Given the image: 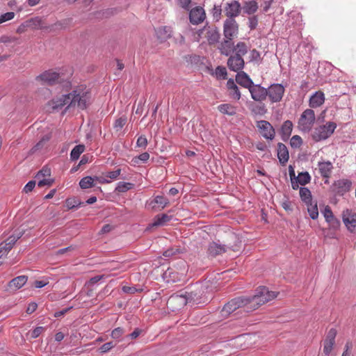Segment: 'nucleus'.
Returning a JSON list of instances; mask_svg holds the SVG:
<instances>
[{"mask_svg": "<svg viewBox=\"0 0 356 356\" xmlns=\"http://www.w3.org/2000/svg\"><path fill=\"white\" fill-rule=\"evenodd\" d=\"M315 113L312 109H306L300 115L298 120V128L304 132H309L314 122H315Z\"/></svg>", "mask_w": 356, "mask_h": 356, "instance_id": "nucleus-6", "label": "nucleus"}, {"mask_svg": "<svg viewBox=\"0 0 356 356\" xmlns=\"http://www.w3.org/2000/svg\"><path fill=\"white\" fill-rule=\"evenodd\" d=\"M53 181H54L51 179H49V178L46 179V178H44V179H43L42 180H40L38 181V185L39 187H43L44 186H51L52 184Z\"/></svg>", "mask_w": 356, "mask_h": 356, "instance_id": "nucleus-59", "label": "nucleus"}, {"mask_svg": "<svg viewBox=\"0 0 356 356\" xmlns=\"http://www.w3.org/2000/svg\"><path fill=\"white\" fill-rule=\"evenodd\" d=\"M337 336V330L334 328L330 329L323 341V353L329 355L335 345V338Z\"/></svg>", "mask_w": 356, "mask_h": 356, "instance_id": "nucleus-15", "label": "nucleus"}, {"mask_svg": "<svg viewBox=\"0 0 356 356\" xmlns=\"http://www.w3.org/2000/svg\"><path fill=\"white\" fill-rule=\"evenodd\" d=\"M122 291L124 293L133 294L137 292L138 290L134 286H124L122 287Z\"/></svg>", "mask_w": 356, "mask_h": 356, "instance_id": "nucleus-64", "label": "nucleus"}, {"mask_svg": "<svg viewBox=\"0 0 356 356\" xmlns=\"http://www.w3.org/2000/svg\"><path fill=\"white\" fill-rule=\"evenodd\" d=\"M27 26L31 29H41L48 31H53L56 30H62L66 29L69 25V20L64 19L58 21L51 26H45L42 19L40 17L31 18L26 21Z\"/></svg>", "mask_w": 356, "mask_h": 356, "instance_id": "nucleus-3", "label": "nucleus"}, {"mask_svg": "<svg viewBox=\"0 0 356 356\" xmlns=\"http://www.w3.org/2000/svg\"><path fill=\"white\" fill-rule=\"evenodd\" d=\"M28 277L25 275H20L13 279L9 282V286L11 289H19L23 286L27 282Z\"/></svg>", "mask_w": 356, "mask_h": 356, "instance_id": "nucleus-29", "label": "nucleus"}, {"mask_svg": "<svg viewBox=\"0 0 356 356\" xmlns=\"http://www.w3.org/2000/svg\"><path fill=\"white\" fill-rule=\"evenodd\" d=\"M285 89L282 84L275 83L272 84L267 90L270 100L273 103L280 102L284 94Z\"/></svg>", "mask_w": 356, "mask_h": 356, "instance_id": "nucleus-11", "label": "nucleus"}, {"mask_svg": "<svg viewBox=\"0 0 356 356\" xmlns=\"http://www.w3.org/2000/svg\"><path fill=\"white\" fill-rule=\"evenodd\" d=\"M318 167L321 175L326 179L325 183H328V179L330 177L333 169L332 163L330 161L319 162Z\"/></svg>", "mask_w": 356, "mask_h": 356, "instance_id": "nucleus-22", "label": "nucleus"}, {"mask_svg": "<svg viewBox=\"0 0 356 356\" xmlns=\"http://www.w3.org/2000/svg\"><path fill=\"white\" fill-rule=\"evenodd\" d=\"M197 295L194 291L186 292L184 294L172 295L170 297L167 302V305L172 307L173 305L177 304L179 307H184L188 303L197 302Z\"/></svg>", "mask_w": 356, "mask_h": 356, "instance_id": "nucleus-4", "label": "nucleus"}, {"mask_svg": "<svg viewBox=\"0 0 356 356\" xmlns=\"http://www.w3.org/2000/svg\"><path fill=\"white\" fill-rule=\"evenodd\" d=\"M152 203H155L158 204L159 208L160 209H164L167 205L169 204V200L161 195H157L154 197V200L152 201Z\"/></svg>", "mask_w": 356, "mask_h": 356, "instance_id": "nucleus-40", "label": "nucleus"}, {"mask_svg": "<svg viewBox=\"0 0 356 356\" xmlns=\"http://www.w3.org/2000/svg\"><path fill=\"white\" fill-rule=\"evenodd\" d=\"M342 220L348 230L352 233L356 232V213L346 209L342 213Z\"/></svg>", "mask_w": 356, "mask_h": 356, "instance_id": "nucleus-13", "label": "nucleus"}, {"mask_svg": "<svg viewBox=\"0 0 356 356\" xmlns=\"http://www.w3.org/2000/svg\"><path fill=\"white\" fill-rule=\"evenodd\" d=\"M126 123L127 118L125 116H122L115 121L113 124V128L115 129L116 131H118L123 128Z\"/></svg>", "mask_w": 356, "mask_h": 356, "instance_id": "nucleus-42", "label": "nucleus"}, {"mask_svg": "<svg viewBox=\"0 0 356 356\" xmlns=\"http://www.w3.org/2000/svg\"><path fill=\"white\" fill-rule=\"evenodd\" d=\"M177 3L182 8L188 10L189 9L191 0H177Z\"/></svg>", "mask_w": 356, "mask_h": 356, "instance_id": "nucleus-61", "label": "nucleus"}, {"mask_svg": "<svg viewBox=\"0 0 356 356\" xmlns=\"http://www.w3.org/2000/svg\"><path fill=\"white\" fill-rule=\"evenodd\" d=\"M121 173V169L118 168L114 171H110L105 173V176L110 179L109 180H115L120 176Z\"/></svg>", "mask_w": 356, "mask_h": 356, "instance_id": "nucleus-49", "label": "nucleus"}, {"mask_svg": "<svg viewBox=\"0 0 356 356\" xmlns=\"http://www.w3.org/2000/svg\"><path fill=\"white\" fill-rule=\"evenodd\" d=\"M225 37L232 40L238 33V24L236 21L232 18H227L224 23L223 26Z\"/></svg>", "mask_w": 356, "mask_h": 356, "instance_id": "nucleus-10", "label": "nucleus"}, {"mask_svg": "<svg viewBox=\"0 0 356 356\" xmlns=\"http://www.w3.org/2000/svg\"><path fill=\"white\" fill-rule=\"evenodd\" d=\"M277 157L282 165H284L289 158L287 147L281 143H278L277 145Z\"/></svg>", "mask_w": 356, "mask_h": 356, "instance_id": "nucleus-28", "label": "nucleus"}, {"mask_svg": "<svg viewBox=\"0 0 356 356\" xmlns=\"http://www.w3.org/2000/svg\"><path fill=\"white\" fill-rule=\"evenodd\" d=\"M134 184L130 182L120 181L118 184L115 188V191L118 193H125L132 188H134Z\"/></svg>", "mask_w": 356, "mask_h": 356, "instance_id": "nucleus-39", "label": "nucleus"}, {"mask_svg": "<svg viewBox=\"0 0 356 356\" xmlns=\"http://www.w3.org/2000/svg\"><path fill=\"white\" fill-rule=\"evenodd\" d=\"M257 9L258 4L254 0L246 1L243 6L244 12L248 15L254 14L257 10Z\"/></svg>", "mask_w": 356, "mask_h": 356, "instance_id": "nucleus-34", "label": "nucleus"}, {"mask_svg": "<svg viewBox=\"0 0 356 356\" xmlns=\"http://www.w3.org/2000/svg\"><path fill=\"white\" fill-rule=\"evenodd\" d=\"M245 62L243 58L236 54L231 56L227 60V66L229 69L234 72H238L243 68Z\"/></svg>", "mask_w": 356, "mask_h": 356, "instance_id": "nucleus-19", "label": "nucleus"}, {"mask_svg": "<svg viewBox=\"0 0 356 356\" xmlns=\"http://www.w3.org/2000/svg\"><path fill=\"white\" fill-rule=\"evenodd\" d=\"M49 138L48 136H45L42 138L31 149L33 152H36L37 150L41 149L43 145L49 140Z\"/></svg>", "mask_w": 356, "mask_h": 356, "instance_id": "nucleus-52", "label": "nucleus"}, {"mask_svg": "<svg viewBox=\"0 0 356 356\" xmlns=\"http://www.w3.org/2000/svg\"><path fill=\"white\" fill-rule=\"evenodd\" d=\"M136 145L138 147L145 148L147 145V140L145 136H140L138 138Z\"/></svg>", "mask_w": 356, "mask_h": 356, "instance_id": "nucleus-54", "label": "nucleus"}, {"mask_svg": "<svg viewBox=\"0 0 356 356\" xmlns=\"http://www.w3.org/2000/svg\"><path fill=\"white\" fill-rule=\"evenodd\" d=\"M35 186V181H29L24 188V191L26 193L31 192L33 191Z\"/></svg>", "mask_w": 356, "mask_h": 356, "instance_id": "nucleus-58", "label": "nucleus"}, {"mask_svg": "<svg viewBox=\"0 0 356 356\" xmlns=\"http://www.w3.org/2000/svg\"><path fill=\"white\" fill-rule=\"evenodd\" d=\"M95 178L88 176L82 178L79 181V186L82 189H88L95 186Z\"/></svg>", "mask_w": 356, "mask_h": 356, "instance_id": "nucleus-35", "label": "nucleus"}, {"mask_svg": "<svg viewBox=\"0 0 356 356\" xmlns=\"http://www.w3.org/2000/svg\"><path fill=\"white\" fill-rule=\"evenodd\" d=\"M70 95H61L53 98L51 101L48 102L47 104V110L48 111H54L63 108L64 106L70 103Z\"/></svg>", "mask_w": 356, "mask_h": 356, "instance_id": "nucleus-8", "label": "nucleus"}, {"mask_svg": "<svg viewBox=\"0 0 356 356\" xmlns=\"http://www.w3.org/2000/svg\"><path fill=\"white\" fill-rule=\"evenodd\" d=\"M205 34L207 41L210 44H215L218 41L220 35L215 29L204 28L200 31L198 36Z\"/></svg>", "mask_w": 356, "mask_h": 356, "instance_id": "nucleus-23", "label": "nucleus"}, {"mask_svg": "<svg viewBox=\"0 0 356 356\" xmlns=\"http://www.w3.org/2000/svg\"><path fill=\"white\" fill-rule=\"evenodd\" d=\"M115 346V343L112 341L107 342L103 344L99 348V350L101 353H106L111 350Z\"/></svg>", "mask_w": 356, "mask_h": 356, "instance_id": "nucleus-48", "label": "nucleus"}, {"mask_svg": "<svg viewBox=\"0 0 356 356\" xmlns=\"http://www.w3.org/2000/svg\"><path fill=\"white\" fill-rule=\"evenodd\" d=\"M257 127L260 134L266 139L272 140L275 137V130L273 126L266 120H261L257 122Z\"/></svg>", "mask_w": 356, "mask_h": 356, "instance_id": "nucleus-14", "label": "nucleus"}, {"mask_svg": "<svg viewBox=\"0 0 356 356\" xmlns=\"http://www.w3.org/2000/svg\"><path fill=\"white\" fill-rule=\"evenodd\" d=\"M149 159V154L148 152H143L140 154L138 156L133 159V161L134 163H138V161L140 160L143 162H146Z\"/></svg>", "mask_w": 356, "mask_h": 356, "instance_id": "nucleus-53", "label": "nucleus"}, {"mask_svg": "<svg viewBox=\"0 0 356 356\" xmlns=\"http://www.w3.org/2000/svg\"><path fill=\"white\" fill-rule=\"evenodd\" d=\"M277 294L273 291H270L268 288L261 286L257 289L255 295L251 298H248V309L250 311L257 309L259 306L273 300Z\"/></svg>", "mask_w": 356, "mask_h": 356, "instance_id": "nucleus-2", "label": "nucleus"}, {"mask_svg": "<svg viewBox=\"0 0 356 356\" xmlns=\"http://www.w3.org/2000/svg\"><path fill=\"white\" fill-rule=\"evenodd\" d=\"M248 298L238 297L231 300L228 302L222 309V315H228L234 312L238 309L244 308L246 312H250L248 309Z\"/></svg>", "mask_w": 356, "mask_h": 356, "instance_id": "nucleus-5", "label": "nucleus"}, {"mask_svg": "<svg viewBox=\"0 0 356 356\" xmlns=\"http://www.w3.org/2000/svg\"><path fill=\"white\" fill-rule=\"evenodd\" d=\"M124 330L120 327L115 328L111 334V337L113 339H120L121 337L124 334Z\"/></svg>", "mask_w": 356, "mask_h": 356, "instance_id": "nucleus-46", "label": "nucleus"}, {"mask_svg": "<svg viewBox=\"0 0 356 356\" xmlns=\"http://www.w3.org/2000/svg\"><path fill=\"white\" fill-rule=\"evenodd\" d=\"M171 220V216H169L167 214H161L157 215L154 219V222L151 225L152 227H157V226H163L168 222Z\"/></svg>", "mask_w": 356, "mask_h": 356, "instance_id": "nucleus-32", "label": "nucleus"}, {"mask_svg": "<svg viewBox=\"0 0 356 356\" xmlns=\"http://www.w3.org/2000/svg\"><path fill=\"white\" fill-rule=\"evenodd\" d=\"M51 171L50 169L47 168H43L36 175L37 178H40V177H49L50 176Z\"/></svg>", "mask_w": 356, "mask_h": 356, "instance_id": "nucleus-57", "label": "nucleus"}, {"mask_svg": "<svg viewBox=\"0 0 356 356\" xmlns=\"http://www.w3.org/2000/svg\"><path fill=\"white\" fill-rule=\"evenodd\" d=\"M206 17V13L203 8L200 6L195 7L191 10L189 13V19L193 24H199L202 23Z\"/></svg>", "mask_w": 356, "mask_h": 356, "instance_id": "nucleus-16", "label": "nucleus"}, {"mask_svg": "<svg viewBox=\"0 0 356 356\" xmlns=\"http://www.w3.org/2000/svg\"><path fill=\"white\" fill-rule=\"evenodd\" d=\"M183 268L180 271L177 272L175 268H169L165 272V275H168L172 278L173 282H179L184 279L186 273L185 262H182Z\"/></svg>", "mask_w": 356, "mask_h": 356, "instance_id": "nucleus-20", "label": "nucleus"}, {"mask_svg": "<svg viewBox=\"0 0 356 356\" xmlns=\"http://www.w3.org/2000/svg\"><path fill=\"white\" fill-rule=\"evenodd\" d=\"M307 207V211L309 213V216L313 220H316L318 217V210L317 207V203H313L312 201L310 203L306 204Z\"/></svg>", "mask_w": 356, "mask_h": 356, "instance_id": "nucleus-37", "label": "nucleus"}, {"mask_svg": "<svg viewBox=\"0 0 356 356\" xmlns=\"http://www.w3.org/2000/svg\"><path fill=\"white\" fill-rule=\"evenodd\" d=\"M69 95L71 97L69 106H76L81 110L87 108L91 98V93L85 85L76 86Z\"/></svg>", "mask_w": 356, "mask_h": 356, "instance_id": "nucleus-1", "label": "nucleus"}, {"mask_svg": "<svg viewBox=\"0 0 356 356\" xmlns=\"http://www.w3.org/2000/svg\"><path fill=\"white\" fill-rule=\"evenodd\" d=\"M302 143V140L300 136L298 135L293 136L290 140V144L293 147H300Z\"/></svg>", "mask_w": 356, "mask_h": 356, "instance_id": "nucleus-47", "label": "nucleus"}, {"mask_svg": "<svg viewBox=\"0 0 356 356\" xmlns=\"http://www.w3.org/2000/svg\"><path fill=\"white\" fill-rule=\"evenodd\" d=\"M241 12V5L237 1H232L230 3H226L224 8L225 15L228 18L234 19L239 15Z\"/></svg>", "mask_w": 356, "mask_h": 356, "instance_id": "nucleus-17", "label": "nucleus"}, {"mask_svg": "<svg viewBox=\"0 0 356 356\" xmlns=\"http://www.w3.org/2000/svg\"><path fill=\"white\" fill-rule=\"evenodd\" d=\"M299 193L302 201L304 202L305 204L312 201L311 191L307 188L301 187Z\"/></svg>", "mask_w": 356, "mask_h": 356, "instance_id": "nucleus-36", "label": "nucleus"}, {"mask_svg": "<svg viewBox=\"0 0 356 356\" xmlns=\"http://www.w3.org/2000/svg\"><path fill=\"white\" fill-rule=\"evenodd\" d=\"M215 74L218 79H227V70L225 67L218 66L216 68Z\"/></svg>", "mask_w": 356, "mask_h": 356, "instance_id": "nucleus-45", "label": "nucleus"}, {"mask_svg": "<svg viewBox=\"0 0 356 356\" xmlns=\"http://www.w3.org/2000/svg\"><path fill=\"white\" fill-rule=\"evenodd\" d=\"M38 307V305L35 302H31L30 303L26 309V313L29 314H31L33 313Z\"/></svg>", "mask_w": 356, "mask_h": 356, "instance_id": "nucleus-63", "label": "nucleus"}, {"mask_svg": "<svg viewBox=\"0 0 356 356\" xmlns=\"http://www.w3.org/2000/svg\"><path fill=\"white\" fill-rule=\"evenodd\" d=\"M85 146L83 145H76L70 153V157L72 160H77L80 155L84 152Z\"/></svg>", "mask_w": 356, "mask_h": 356, "instance_id": "nucleus-38", "label": "nucleus"}, {"mask_svg": "<svg viewBox=\"0 0 356 356\" xmlns=\"http://www.w3.org/2000/svg\"><path fill=\"white\" fill-rule=\"evenodd\" d=\"M236 55L242 57L248 52V47L245 42H240L236 46Z\"/></svg>", "mask_w": 356, "mask_h": 356, "instance_id": "nucleus-41", "label": "nucleus"}, {"mask_svg": "<svg viewBox=\"0 0 356 356\" xmlns=\"http://www.w3.org/2000/svg\"><path fill=\"white\" fill-rule=\"evenodd\" d=\"M227 250V246L216 242H211L208 247V254L212 257H216L225 252Z\"/></svg>", "mask_w": 356, "mask_h": 356, "instance_id": "nucleus-25", "label": "nucleus"}, {"mask_svg": "<svg viewBox=\"0 0 356 356\" xmlns=\"http://www.w3.org/2000/svg\"><path fill=\"white\" fill-rule=\"evenodd\" d=\"M142 333V330L139 328H136L133 332H131L130 334L127 335V338H131V339H136L138 338L140 334Z\"/></svg>", "mask_w": 356, "mask_h": 356, "instance_id": "nucleus-60", "label": "nucleus"}, {"mask_svg": "<svg viewBox=\"0 0 356 356\" xmlns=\"http://www.w3.org/2000/svg\"><path fill=\"white\" fill-rule=\"evenodd\" d=\"M336 127L337 125L334 122H328L325 125L316 128L312 137L316 141L325 140L332 134Z\"/></svg>", "mask_w": 356, "mask_h": 356, "instance_id": "nucleus-7", "label": "nucleus"}, {"mask_svg": "<svg viewBox=\"0 0 356 356\" xmlns=\"http://www.w3.org/2000/svg\"><path fill=\"white\" fill-rule=\"evenodd\" d=\"M236 82L245 88H250L253 85V81L250 76L244 72H238L236 76Z\"/></svg>", "mask_w": 356, "mask_h": 356, "instance_id": "nucleus-26", "label": "nucleus"}, {"mask_svg": "<svg viewBox=\"0 0 356 356\" xmlns=\"http://www.w3.org/2000/svg\"><path fill=\"white\" fill-rule=\"evenodd\" d=\"M228 39L224 40L220 44L219 49L222 54L228 56L234 49L233 42Z\"/></svg>", "mask_w": 356, "mask_h": 356, "instance_id": "nucleus-31", "label": "nucleus"}, {"mask_svg": "<svg viewBox=\"0 0 356 356\" xmlns=\"http://www.w3.org/2000/svg\"><path fill=\"white\" fill-rule=\"evenodd\" d=\"M293 124L291 121L286 120L282 127V132L284 135L289 136L292 131Z\"/></svg>", "mask_w": 356, "mask_h": 356, "instance_id": "nucleus-43", "label": "nucleus"}, {"mask_svg": "<svg viewBox=\"0 0 356 356\" xmlns=\"http://www.w3.org/2000/svg\"><path fill=\"white\" fill-rule=\"evenodd\" d=\"M218 110L222 114L229 116L234 115L236 113V108L230 104H222L218 106Z\"/></svg>", "mask_w": 356, "mask_h": 356, "instance_id": "nucleus-30", "label": "nucleus"}, {"mask_svg": "<svg viewBox=\"0 0 356 356\" xmlns=\"http://www.w3.org/2000/svg\"><path fill=\"white\" fill-rule=\"evenodd\" d=\"M94 178L95 181H97L101 184L111 183V180L108 179V178L105 176V173H103L102 176L95 177Z\"/></svg>", "mask_w": 356, "mask_h": 356, "instance_id": "nucleus-55", "label": "nucleus"}, {"mask_svg": "<svg viewBox=\"0 0 356 356\" xmlns=\"http://www.w3.org/2000/svg\"><path fill=\"white\" fill-rule=\"evenodd\" d=\"M257 18L256 16L252 17L249 19V27L250 29H254L257 25Z\"/></svg>", "mask_w": 356, "mask_h": 356, "instance_id": "nucleus-62", "label": "nucleus"}, {"mask_svg": "<svg viewBox=\"0 0 356 356\" xmlns=\"http://www.w3.org/2000/svg\"><path fill=\"white\" fill-rule=\"evenodd\" d=\"M297 179L301 185H305L310 181L311 177L308 172H301L299 173Z\"/></svg>", "mask_w": 356, "mask_h": 356, "instance_id": "nucleus-44", "label": "nucleus"}, {"mask_svg": "<svg viewBox=\"0 0 356 356\" xmlns=\"http://www.w3.org/2000/svg\"><path fill=\"white\" fill-rule=\"evenodd\" d=\"M15 13L8 12L0 16V24L7 21L11 20L15 17Z\"/></svg>", "mask_w": 356, "mask_h": 356, "instance_id": "nucleus-50", "label": "nucleus"}, {"mask_svg": "<svg viewBox=\"0 0 356 356\" xmlns=\"http://www.w3.org/2000/svg\"><path fill=\"white\" fill-rule=\"evenodd\" d=\"M260 58H261L260 53L257 50L252 49L250 51V58L251 61H254V60L258 61L260 60Z\"/></svg>", "mask_w": 356, "mask_h": 356, "instance_id": "nucleus-56", "label": "nucleus"}, {"mask_svg": "<svg viewBox=\"0 0 356 356\" xmlns=\"http://www.w3.org/2000/svg\"><path fill=\"white\" fill-rule=\"evenodd\" d=\"M252 98L255 101L261 102L266 99L268 92L267 90L260 85H253L249 88Z\"/></svg>", "mask_w": 356, "mask_h": 356, "instance_id": "nucleus-18", "label": "nucleus"}, {"mask_svg": "<svg viewBox=\"0 0 356 356\" xmlns=\"http://www.w3.org/2000/svg\"><path fill=\"white\" fill-rule=\"evenodd\" d=\"M60 74L53 70H46L37 76L35 80L43 84L54 85L58 82Z\"/></svg>", "mask_w": 356, "mask_h": 356, "instance_id": "nucleus-9", "label": "nucleus"}, {"mask_svg": "<svg viewBox=\"0 0 356 356\" xmlns=\"http://www.w3.org/2000/svg\"><path fill=\"white\" fill-rule=\"evenodd\" d=\"M323 214L325 221L329 224L330 227L333 229H337L340 226V222L334 216L330 207H325L324 210L323 211Z\"/></svg>", "mask_w": 356, "mask_h": 356, "instance_id": "nucleus-21", "label": "nucleus"}, {"mask_svg": "<svg viewBox=\"0 0 356 356\" xmlns=\"http://www.w3.org/2000/svg\"><path fill=\"white\" fill-rule=\"evenodd\" d=\"M227 87L229 90L232 91V96L233 97V98L237 100H238L241 98L240 91L233 79H229L227 81Z\"/></svg>", "mask_w": 356, "mask_h": 356, "instance_id": "nucleus-33", "label": "nucleus"}, {"mask_svg": "<svg viewBox=\"0 0 356 356\" xmlns=\"http://www.w3.org/2000/svg\"><path fill=\"white\" fill-rule=\"evenodd\" d=\"M21 236L20 233L18 234H13L0 243V257L2 260L3 257H6L13 248Z\"/></svg>", "mask_w": 356, "mask_h": 356, "instance_id": "nucleus-12", "label": "nucleus"}, {"mask_svg": "<svg viewBox=\"0 0 356 356\" xmlns=\"http://www.w3.org/2000/svg\"><path fill=\"white\" fill-rule=\"evenodd\" d=\"M325 102L324 93L321 91L316 92L309 99V106L312 108H317Z\"/></svg>", "mask_w": 356, "mask_h": 356, "instance_id": "nucleus-27", "label": "nucleus"}, {"mask_svg": "<svg viewBox=\"0 0 356 356\" xmlns=\"http://www.w3.org/2000/svg\"><path fill=\"white\" fill-rule=\"evenodd\" d=\"M352 183L346 179H339L334 183V190L337 193L343 194L350 191Z\"/></svg>", "mask_w": 356, "mask_h": 356, "instance_id": "nucleus-24", "label": "nucleus"}, {"mask_svg": "<svg viewBox=\"0 0 356 356\" xmlns=\"http://www.w3.org/2000/svg\"><path fill=\"white\" fill-rule=\"evenodd\" d=\"M17 38L15 36H10V35H1L0 37V43H11V42H15L17 41Z\"/></svg>", "mask_w": 356, "mask_h": 356, "instance_id": "nucleus-51", "label": "nucleus"}]
</instances>
